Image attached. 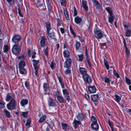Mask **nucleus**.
<instances>
[{
    "label": "nucleus",
    "mask_w": 131,
    "mask_h": 131,
    "mask_svg": "<svg viewBox=\"0 0 131 131\" xmlns=\"http://www.w3.org/2000/svg\"><path fill=\"white\" fill-rule=\"evenodd\" d=\"M79 71L80 73L82 75H84L87 74V70L86 69L83 67H79Z\"/></svg>",
    "instance_id": "14"
},
{
    "label": "nucleus",
    "mask_w": 131,
    "mask_h": 131,
    "mask_svg": "<svg viewBox=\"0 0 131 131\" xmlns=\"http://www.w3.org/2000/svg\"><path fill=\"white\" fill-rule=\"evenodd\" d=\"M126 36H130L131 34V31L130 29H129L127 30H126Z\"/></svg>",
    "instance_id": "45"
},
{
    "label": "nucleus",
    "mask_w": 131,
    "mask_h": 131,
    "mask_svg": "<svg viewBox=\"0 0 131 131\" xmlns=\"http://www.w3.org/2000/svg\"><path fill=\"white\" fill-rule=\"evenodd\" d=\"M78 56L79 58V61L82 62V61L83 59V54H78Z\"/></svg>",
    "instance_id": "48"
},
{
    "label": "nucleus",
    "mask_w": 131,
    "mask_h": 131,
    "mask_svg": "<svg viewBox=\"0 0 131 131\" xmlns=\"http://www.w3.org/2000/svg\"><path fill=\"white\" fill-rule=\"evenodd\" d=\"M105 9L106 11L109 14V15L113 14L112 11L110 8L108 7H106L105 8Z\"/></svg>",
    "instance_id": "41"
},
{
    "label": "nucleus",
    "mask_w": 131,
    "mask_h": 131,
    "mask_svg": "<svg viewBox=\"0 0 131 131\" xmlns=\"http://www.w3.org/2000/svg\"><path fill=\"white\" fill-rule=\"evenodd\" d=\"M56 64L54 61H52L50 64V67L52 70L56 68Z\"/></svg>",
    "instance_id": "32"
},
{
    "label": "nucleus",
    "mask_w": 131,
    "mask_h": 131,
    "mask_svg": "<svg viewBox=\"0 0 131 131\" xmlns=\"http://www.w3.org/2000/svg\"><path fill=\"white\" fill-rule=\"evenodd\" d=\"M77 12L76 10V8L75 7H74V14L73 16H75L77 15Z\"/></svg>",
    "instance_id": "56"
},
{
    "label": "nucleus",
    "mask_w": 131,
    "mask_h": 131,
    "mask_svg": "<svg viewBox=\"0 0 131 131\" xmlns=\"http://www.w3.org/2000/svg\"><path fill=\"white\" fill-rule=\"evenodd\" d=\"M108 123L111 128H113V126L111 122L109 120L108 121Z\"/></svg>",
    "instance_id": "59"
},
{
    "label": "nucleus",
    "mask_w": 131,
    "mask_h": 131,
    "mask_svg": "<svg viewBox=\"0 0 131 131\" xmlns=\"http://www.w3.org/2000/svg\"><path fill=\"white\" fill-rule=\"evenodd\" d=\"M94 33L95 37L97 39H100L104 36L106 37V35L105 34L104 32L100 29L95 30Z\"/></svg>",
    "instance_id": "1"
},
{
    "label": "nucleus",
    "mask_w": 131,
    "mask_h": 131,
    "mask_svg": "<svg viewBox=\"0 0 131 131\" xmlns=\"http://www.w3.org/2000/svg\"><path fill=\"white\" fill-rule=\"evenodd\" d=\"M128 113L131 115V108L128 109L127 110Z\"/></svg>",
    "instance_id": "64"
},
{
    "label": "nucleus",
    "mask_w": 131,
    "mask_h": 131,
    "mask_svg": "<svg viewBox=\"0 0 131 131\" xmlns=\"http://www.w3.org/2000/svg\"><path fill=\"white\" fill-rule=\"evenodd\" d=\"M89 92L90 93H94L96 92V89L94 86H89L88 87Z\"/></svg>",
    "instance_id": "15"
},
{
    "label": "nucleus",
    "mask_w": 131,
    "mask_h": 131,
    "mask_svg": "<svg viewBox=\"0 0 131 131\" xmlns=\"http://www.w3.org/2000/svg\"><path fill=\"white\" fill-rule=\"evenodd\" d=\"M62 92L65 98L66 99L68 102H69L70 98L68 91L66 89H63L62 90Z\"/></svg>",
    "instance_id": "7"
},
{
    "label": "nucleus",
    "mask_w": 131,
    "mask_h": 131,
    "mask_svg": "<svg viewBox=\"0 0 131 131\" xmlns=\"http://www.w3.org/2000/svg\"><path fill=\"white\" fill-rule=\"evenodd\" d=\"M91 129L93 130H96L99 128L98 124L97 123H92L91 124Z\"/></svg>",
    "instance_id": "13"
},
{
    "label": "nucleus",
    "mask_w": 131,
    "mask_h": 131,
    "mask_svg": "<svg viewBox=\"0 0 131 131\" xmlns=\"http://www.w3.org/2000/svg\"><path fill=\"white\" fill-rule=\"evenodd\" d=\"M83 81L85 84H90L92 83V80L90 76L88 74L82 75Z\"/></svg>",
    "instance_id": "3"
},
{
    "label": "nucleus",
    "mask_w": 131,
    "mask_h": 131,
    "mask_svg": "<svg viewBox=\"0 0 131 131\" xmlns=\"http://www.w3.org/2000/svg\"><path fill=\"white\" fill-rule=\"evenodd\" d=\"M7 3L10 5L13 6L16 3V0H6Z\"/></svg>",
    "instance_id": "21"
},
{
    "label": "nucleus",
    "mask_w": 131,
    "mask_h": 131,
    "mask_svg": "<svg viewBox=\"0 0 131 131\" xmlns=\"http://www.w3.org/2000/svg\"><path fill=\"white\" fill-rule=\"evenodd\" d=\"M9 50V47L8 45H4L3 47V52L6 53Z\"/></svg>",
    "instance_id": "40"
},
{
    "label": "nucleus",
    "mask_w": 131,
    "mask_h": 131,
    "mask_svg": "<svg viewBox=\"0 0 131 131\" xmlns=\"http://www.w3.org/2000/svg\"><path fill=\"white\" fill-rule=\"evenodd\" d=\"M115 99L116 101L118 102H119L121 99L120 94L118 93L116 94L115 95Z\"/></svg>",
    "instance_id": "24"
},
{
    "label": "nucleus",
    "mask_w": 131,
    "mask_h": 131,
    "mask_svg": "<svg viewBox=\"0 0 131 131\" xmlns=\"http://www.w3.org/2000/svg\"><path fill=\"white\" fill-rule=\"evenodd\" d=\"M43 88L44 91L48 92L49 91V86L48 84L46 83H44Z\"/></svg>",
    "instance_id": "27"
},
{
    "label": "nucleus",
    "mask_w": 131,
    "mask_h": 131,
    "mask_svg": "<svg viewBox=\"0 0 131 131\" xmlns=\"http://www.w3.org/2000/svg\"><path fill=\"white\" fill-rule=\"evenodd\" d=\"M58 80H59V83H62V80L61 79V77H58Z\"/></svg>",
    "instance_id": "61"
},
{
    "label": "nucleus",
    "mask_w": 131,
    "mask_h": 131,
    "mask_svg": "<svg viewBox=\"0 0 131 131\" xmlns=\"http://www.w3.org/2000/svg\"><path fill=\"white\" fill-rule=\"evenodd\" d=\"M70 31L71 32L73 35L74 37L76 36V34L74 32L71 27V26H70Z\"/></svg>",
    "instance_id": "52"
},
{
    "label": "nucleus",
    "mask_w": 131,
    "mask_h": 131,
    "mask_svg": "<svg viewBox=\"0 0 131 131\" xmlns=\"http://www.w3.org/2000/svg\"><path fill=\"white\" fill-rule=\"evenodd\" d=\"M63 9L64 13L67 20H69V18L67 12V9L64 8H63Z\"/></svg>",
    "instance_id": "29"
},
{
    "label": "nucleus",
    "mask_w": 131,
    "mask_h": 131,
    "mask_svg": "<svg viewBox=\"0 0 131 131\" xmlns=\"http://www.w3.org/2000/svg\"><path fill=\"white\" fill-rule=\"evenodd\" d=\"M21 49L20 47L16 45H14L12 49V51L14 54L16 55L20 52Z\"/></svg>",
    "instance_id": "4"
},
{
    "label": "nucleus",
    "mask_w": 131,
    "mask_h": 131,
    "mask_svg": "<svg viewBox=\"0 0 131 131\" xmlns=\"http://www.w3.org/2000/svg\"><path fill=\"white\" fill-rule=\"evenodd\" d=\"M47 40V39L44 36L41 37L40 40V45L42 47H43Z\"/></svg>",
    "instance_id": "12"
},
{
    "label": "nucleus",
    "mask_w": 131,
    "mask_h": 131,
    "mask_svg": "<svg viewBox=\"0 0 131 131\" xmlns=\"http://www.w3.org/2000/svg\"><path fill=\"white\" fill-rule=\"evenodd\" d=\"M72 62L71 59L69 58L67 59L64 64V67L66 68H68L70 66Z\"/></svg>",
    "instance_id": "9"
},
{
    "label": "nucleus",
    "mask_w": 131,
    "mask_h": 131,
    "mask_svg": "<svg viewBox=\"0 0 131 131\" xmlns=\"http://www.w3.org/2000/svg\"><path fill=\"white\" fill-rule=\"evenodd\" d=\"M3 46L2 40L0 39V48L2 49Z\"/></svg>",
    "instance_id": "58"
},
{
    "label": "nucleus",
    "mask_w": 131,
    "mask_h": 131,
    "mask_svg": "<svg viewBox=\"0 0 131 131\" xmlns=\"http://www.w3.org/2000/svg\"><path fill=\"white\" fill-rule=\"evenodd\" d=\"M46 2L47 7L49 12H50L52 9V6L50 3L49 1V0H46Z\"/></svg>",
    "instance_id": "25"
},
{
    "label": "nucleus",
    "mask_w": 131,
    "mask_h": 131,
    "mask_svg": "<svg viewBox=\"0 0 131 131\" xmlns=\"http://www.w3.org/2000/svg\"><path fill=\"white\" fill-rule=\"evenodd\" d=\"M125 80L126 83L128 85L131 84V81L127 77H125Z\"/></svg>",
    "instance_id": "51"
},
{
    "label": "nucleus",
    "mask_w": 131,
    "mask_h": 131,
    "mask_svg": "<svg viewBox=\"0 0 131 131\" xmlns=\"http://www.w3.org/2000/svg\"><path fill=\"white\" fill-rule=\"evenodd\" d=\"M28 102V100L27 99H22L20 102V103L21 105L24 106L25 105L27 104Z\"/></svg>",
    "instance_id": "23"
},
{
    "label": "nucleus",
    "mask_w": 131,
    "mask_h": 131,
    "mask_svg": "<svg viewBox=\"0 0 131 131\" xmlns=\"http://www.w3.org/2000/svg\"><path fill=\"white\" fill-rule=\"evenodd\" d=\"M80 45V42L77 41H76L75 47L76 51H77L79 50Z\"/></svg>",
    "instance_id": "35"
},
{
    "label": "nucleus",
    "mask_w": 131,
    "mask_h": 131,
    "mask_svg": "<svg viewBox=\"0 0 131 131\" xmlns=\"http://www.w3.org/2000/svg\"><path fill=\"white\" fill-rule=\"evenodd\" d=\"M83 117V115L82 114L79 113L77 116L76 117L79 120H82Z\"/></svg>",
    "instance_id": "38"
},
{
    "label": "nucleus",
    "mask_w": 131,
    "mask_h": 131,
    "mask_svg": "<svg viewBox=\"0 0 131 131\" xmlns=\"http://www.w3.org/2000/svg\"><path fill=\"white\" fill-rule=\"evenodd\" d=\"M61 125L63 130L66 131H68L69 130V128L68 127V125L66 123L61 122Z\"/></svg>",
    "instance_id": "19"
},
{
    "label": "nucleus",
    "mask_w": 131,
    "mask_h": 131,
    "mask_svg": "<svg viewBox=\"0 0 131 131\" xmlns=\"http://www.w3.org/2000/svg\"><path fill=\"white\" fill-rule=\"evenodd\" d=\"M82 3L83 8L86 11V12H88V8L87 6V2L86 1L82 0Z\"/></svg>",
    "instance_id": "18"
},
{
    "label": "nucleus",
    "mask_w": 131,
    "mask_h": 131,
    "mask_svg": "<svg viewBox=\"0 0 131 131\" xmlns=\"http://www.w3.org/2000/svg\"><path fill=\"white\" fill-rule=\"evenodd\" d=\"M113 73L116 76L117 78H118L119 77V75L118 73L115 70H113Z\"/></svg>",
    "instance_id": "53"
},
{
    "label": "nucleus",
    "mask_w": 131,
    "mask_h": 131,
    "mask_svg": "<svg viewBox=\"0 0 131 131\" xmlns=\"http://www.w3.org/2000/svg\"><path fill=\"white\" fill-rule=\"evenodd\" d=\"M46 26L47 31H50L51 29L50 23L49 22L46 23Z\"/></svg>",
    "instance_id": "39"
},
{
    "label": "nucleus",
    "mask_w": 131,
    "mask_h": 131,
    "mask_svg": "<svg viewBox=\"0 0 131 131\" xmlns=\"http://www.w3.org/2000/svg\"><path fill=\"white\" fill-rule=\"evenodd\" d=\"M124 26L125 30H127L129 29H131V26L130 25L124 24Z\"/></svg>",
    "instance_id": "47"
},
{
    "label": "nucleus",
    "mask_w": 131,
    "mask_h": 131,
    "mask_svg": "<svg viewBox=\"0 0 131 131\" xmlns=\"http://www.w3.org/2000/svg\"><path fill=\"white\" fill-rule=\"evenodd\" d=\"M124 47L125 48V54L126 56L128 57L129 56L130 52L129 50L125 46V42H124Z\"/></svg>",
    "instance_id": "31"
},
{
    "label": "nucleus",
    "mask_w": 131,
    "mask_h": 131,
    "mask_svg": "<svg viewBox=\"0 0 131 131\" xmlns=\"http://www.w3.org/2000/svg\"><path fill=\"white\" fill-rule=\"evenodd\" d=\"M81 124L80 121H78L75 119H74L73 123V126L75 129H77L78 126L79 125Z\"/></svg>",
    "instance_id": "16"
},
{
    "label": "nucleus",
    "mask_w": 131,
    "mask_h": 131,
    "mask_svg": "<svg viewBox=\"0 0 131 131\" xmlns=\"http://www.w3.org/2000/svg\"><path fill=\"white\" fill-rule=\"evenodd\" d=\"M15 101L14 99H12L7 104L6 106L8 110H12L15 109Z\"/></svg>",
    "instance_id": "2"
},
{
    "label": "nucleus",
    "mask_w": 131,
    "mask_h": 131,
    "mask_svg": "<svg viewBox=\"0 0 131 131\" xmlns=\"http://www.w3.org/2000/svg\"><path fill=\"white\" fill-rule=\"evenodd\" d=\"M44 54H45L47 56L48 55V52L47 50L45 49L44 50Z\"/></svg>",
    "instance_id": "63"
},
{
    "label": "nucleus",
    "mask_w": 131,
    "mask_h": 131,
    "mask_svg": "<svg viewBox=\"0 0 131 131\" xmlns=\"http://www.w3.org/2000/svg\"><path fill=\"white\" fill-rule=\"evenodd\" d=\"M31 121L30 119H28L27 120V121L26 124V127L29 128L30 127V123Z\"/></svg>",
    "instance_id": "43"
},
{
    "label": "nucleus",
    "mask_w": 131,
    "mask_h": 131,
    "mask_svg": "<svg viewBox=\"0 0 131 131\" xmlns=\"http://www.w3.org/2000/svg\"><path fill=\"white\" fill-rule=\"evenodd\" d=\"M74 20L75 23L77 24H79L81 23L82 19L79 16H77L74 18Z\"/></svg>",
    "instance_id": "22"
},
{
    "label": "nucleus",
    "mask_w": 131,
    "mask_h": 131,
    "mask_svg": "<svg viewBox=\"0 0 131 131\" xmlns=\"http://www.w3.org/2000/svg\"><path fill=\"white\" fill-rule=\"evenodd\" d=\"M46 116L45 115H42L39 120V122L40 123L43 122L46 119Z\"/></svg>",
    "instance_id": "37"
},
{
    "label": "nucleus",
    "mask_w": 131,
    "mask_h": 131,
    "mask_svg": "<svg viewBox=\"0 0 131 131\" xmlns=\"http://www.w3.org/2000/svg\"><path fill=\"white\" fill-rule=\"evenodd\" d=\"M63 55L64 57L65 58L68 57L70 56V53L69 51L67 50H65L63 51Z\"/></svg>",
    "instance_id": "26"
},
{
    "label": "nucleus",
    "mask_w": 131,
    "mask_h": 131,
    "mask_svg": "<svg viewBox=\"0 0 131 131\" xmlns=\"http://www.w3.org/2000/svg\"><path fill=\"white\" fill-rule=\"evenodd\" d=\"M71 73V71L69 69H67L65 71L64 73L66 75H69Z\"/></svg>",
    "instance_id": "50"
},
{
    "label": "nucleus",
    "mask_w": 131,
    "mask_h": 131,
    "mask_svg": "<svg viewBox=\"0 0 131 131\" xmlns=\"http://www.w3.org/2000/svg\"><path fill=\"white\" fill-rule=\"evenodd\" d=\"M19 67H24L25 65V62L23 60L21 61L19 63Z\"/></svg>",
    "instance_id": "42"
},
{
    "label": "nucleus",
    "mask_w": 131,
    "mask_h": 131,
    "mask_svg": "<svg viewBox=\"0 0 131 131\" xmlns=\"http://www.w3.org/2000/svg\"><path fill=\"white\" fill-rule=\"evenodd\" d=\"M108 22L111 25H113L114 19V18L115 17L114 15L113 14L111 15H108Z\"/></svg>",
    "instance_id": "17"
},
{
    "label": "nucleus",
    "mask_w": 131,
    "mask_h": 131,
    "mask_svg": "<svg viewBox=\"0 0 131 131\" xmlns=\"http://www.w3.org/2000/svg\"><path fill=\"white\" fill-rule=\"evenodd\" d=\"M38 7L40 10H42L45 9L46 7L44 3L38 5Z\"/></svg>",
    "instance_id": "36"
},
{
    "label": "nucleus",
    "mask_w": 131,
    "mask_h": 131,
    "mask_svg": "<svg viewBox=\"0 0 131 131\" xmlns=\"http://www.w3.org/2000/svg\"><path fill=\"white\" fill-rule=\"evenodd\" d=\"M28 113V111L22 112L21 113V115H23L24 118H26L27 117V115Z\"/></svg>",
    "instance_id": "49"
},
{
    "label": "nucleus",
    "mask_w": 131,
    "mask_h": 131,
    "mask_svg": "<svg viewBox=\"0 0 131 131\" xmlns=\"http://www.w3.org/2000/svg\"><path fill=\"white\" fill-rule=\"evenodd\" d=\"M0 106L2 108H4V102L1 100H0Z\"/></svg>",
    "instance_id": "55"
},
{
    "label": "nucleus",
    "mask_w": 131,
    "mask_h": 131,
    "mask_svg": "<svg viewBox=\"0 0 131 131\" xmlns=\"http://www.w3.org/2000/svg\"><path fill=\"white\" fill-rule=\"evenodd\" d=\"M84 96L86 99L87 100H88L89 99V97L88 95L86 93H85L84 94Z\"/></svg>",
    "instance_id": "60"
},
{
    "label": "nucleus",
    "mask_w": 131,
    "mask_h": 131,
    "mask_svg": "<svg viewBox=\"0 0 131 131\" xmlns=\"http://www.w3.org/2000/svg\"><path fill=\"white\" fill-rule=\"evenodd\" d=\"M25 86L26 87V88L28 89L29 85V84L28 83L27 81H26L25 82Z\"/></svg>",
    "instance_id": "57"
},
{
    "label": "nucleus",
    "mask_w": 131,
    "mask_h": 131,
    "mask_svg": "<svg viewBox=\"0 0 131 131\" xmlns=\"http://www.w3.org/2000/svg\"><path fill=\"white\" fill-rule=\"evenodd\" d=\"M94 4L97 8H100V5L98 1L96 3H96H94Z\"/></svg>",
    "instance_id": "54"
},
{
    "label": "nucleus",
    "mask_w": 131,
    "mask_h": 131,
    "mask_svg": "<svg viewBox=\"0 0 131 131\" xmlns=\"http://www.w3.org/2000/svg\"><path fill=\"white\" fill-rule=\"evenodd\" d=\"M104 62L105 66L107 70L109 69V64L107 61L105 59L104 60Z\"/></svg>",
    "instance_id": "44"
},
{
    "label": "nucleus",
    "mask_w": 131,
    "mask_h": 131,
    "mask_svg": "<svg viewBox=\"0 0 131 131\" xmlns=\"http://www.w3.org/2000/svg\"><path fill=\"white\" fill-rule=\"evenodd\" d=\"M3 112L7 117H10V113L6 109H4L3 110Z\"/></svg>",
    "instance_id": "30"
},
{
    "label": "nucleus",
    "mask_w": 131,
    "mask_h": 131,
    "mask_svg": "<svg viewBox=\"0 0 131 131\" xmlns=\"http://www.w3.org/2000/svg\"><path fill=\"white\" fill-rule=\"evenodd\" d=\"M32 63L33 66L35 69V74L36 75H37L38 74V68L37 66L39 62L38 60H32Z\"/></svg>",
    "instance_id": "5"
},
{
    "label": "nucleus",
    "mask_w": 131,
    "mask_h": 131,
    "mask_svg": "<svg viewBox=\"0 0 131 131\" xmlns=\"http://www.w3.org/2000/svg\"><path fill=\"white\" fill-rule=\"evenodd\" d=\"M57 100L60 103H63L64 100V98L62 96H58L57 97Z\"/></svg>",
    "instance_id": "33"
},
{
    "label": "nucleus",
    "mask_w": 131,
    "mask_h": 131,
    "mask_svg": "<svg viewBox=\"0 0 131 131\" xmlns=\"http://www.w3.org/2000/svg\"><path fill=\"white\" fill-rule=\"evenodd\" d=\"M92 100L94 102L96 101L98 99V96L97 94L93 95L91 96Z\"/></svg>",
    "instance_id": "28"
},
{
    "label": "nucleus",
    "mask_w": 131,
    "mask_h": 131,
    "mask_svg": "<svg viewBox=\"0 0 131 131\" xmlns=\"http://www.w3.org/2000/svg\"><path fill=\"white\" fill-rule=\"evenodd\" d=\"M54 36V32L52 31H47V36L48 37H49L50 38H53Z\"/></svg>",
    "instance_id": "20"
},
{
    "label": "nucleus",
    "mask_w": 131,
    "mask_h": 131,
    "mask_svg": "<svg viewBox=\"0 0 131 131\" xmlns=\"http://www.w3.org/2000/svg\"><path fill=\"white\" fill-rule=\"evenodd\" d=\"M91 120L92 122V123H97V121L95 117L94 116H92L91 117Z\"/></svg>",
    "instance_id": "46"
},
{
    "label": "nucleus",
    "mask_w": 131,
    "mask_h": 131,
    "mask_svg": "<svg viewBox=\"0 0 131 131\" xmlns=\"http://www.w3.org/2000/svg\"><path fill=\"white\" fill-rule=\"evenodd\" d=\"M15 97V95L14 94L10 93H8L6 97V101L7 102H8L10 100L13 99Z\"/></svg>",
    "instance_id": "11"
},
{
    "label": "nucleus",
    "mask_w": 131,
    "mask_h": 131,
    "mask_svg": "<svg viewBox=\"0 0 131 131\" xmlns=\"http://www.w3.org/2000/svg\"><path fill=\"white\" fill-rule=\"evenodd\" d=\"M36 52H33L32 54V58H34L35 57Z\"/></svg>",
    "instance_id": "62"
},
{
    "label": "nucleus",
    "mask_w": 131,
    "mask_h": 131,
    "mask_svg": "<svg viewBox=\"0 0 131 131\" xmlns=\"http://www.w3.org/2000/svg\"><path fill=\"white\" fill-rule=\"evenodd\" d=\"M21 38L20 35L14 34L12 39V41L14 43H16L19 41Z\"/></svg>",
    "instance_id": "6"
},
{
    "label": "nucleus",
    "mask_w": 131,
    "mask_h": 131,
    "mask_svg": "<svg viewBox=\"0 0 131 131\" xmlns=\"http://www.w3.org/2000/svg\"><path fill=\"white\" fill-rule=\"evenodd\" d=\"M19 68L20 73L22 74H24L26 73V70L23 67H19Z\"/></svg>",
    "instance_id": "34"
},
{
    "label": "nucleus",
    "mask_w": 131,
    "mask_h": 131,
    "mask_svg": "<svg viewBox=\"0 0 131 131\" xmlns=\"http://www.w3.org/2000/svg\"><path fill=\"white\" fill-rule=\"evenodd\" d=\"M48 105L49 106H56L55 100L52 98H48Z\"/></svg>",
    "instance_id": "8"
},
{
    "label": "nucleus",
    "mask_w": 131,
    "mask_h": 131,
    "mask_svg": "<svg viewBox=\"0 0 131 131\" xmlns=\"http://www.w3.org/2000/svg\"><path fill=\"white\" fill-rule=\"evenodd\" d=\"M101 78L102 81L106 83L107 85H110L111 80L109 78H108L107 76H106L104 77H102Z\"/></svg>",
    "instance_id": "10"
}]
</instances>
